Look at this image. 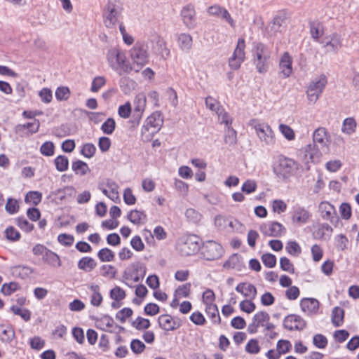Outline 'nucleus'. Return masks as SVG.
Masks as SVG:
<instances>
[{"mask_svg": "<svg viewBox=\"0 0 359 359\" xmlns=\"http://www.w3.org/2000/svg\"><path fill=\"white\" fill-rule=\"evenodd\" d=\"M327 83V79L324 74L320 76V77L315 81L311 82L309 86L313 88L317 93L321 94L325 88Z\"/></svg>", "mask_w": 359, "mask_h": 359, "instance_id": "473e14b6", "label": "nucleus"}, {"mask_svg": "<svg viewBox=\"0 0 359 359\" xmlns=\"http://www.w3.org/2000/svg\"><path fill=\"white\" fill-rule=\"evenodd\" d=\"M128 219L134 224L144 223L147 219V215L144 212L133 210H131L127 216Z\"/></svg>", "mask_w": 359, "mask_h": 359, "instance_id": "a878e982", "label": "nucleus"}, {"mask_svg": "<svg viewBox=\"0 0 359 359\" xmlns=\"http://www.w3.org/2000/svg\"><path fill=\"white\" fill-rule=\"evenodd\" d=\"M276 347L278 354L280 356L281 354H285L290 351L292 348V344L288 340L280 339L277 342Z\"/></svg>", "mask_w": 359, "mask_h": 359, "instance_id": "de8ad7c7", "label": "nucleus"}, {"mask_svg": "<svg viewBox=\"0 0 359 359\" xmlns=\"http://www.w3.org/2000/svg\"><path fill=\"white\" fill-rule=\"evenodd\" d=\"M332 231V228L328 224L323 223L319 226L315 233L319 238H323L326 234L330 237Z\"/></svg>", "mask_w": 359, "mask_h": 359, "instance_id": "c03bdc74", "label": "nucleus"}, {"mask_svg": "<svg viewBox=\"0 0 359 359\" xmlns=\"http://www.w3.org/2000/svg\"><path fill=\"white\" fill-rule=\"evenodd\" d=\"M134 110L144 111L146 106L145 95L144 93H139L137 95L134 100Z\"/></svg>", "mask_w": 359, "mask_h": 359, "instance_id": "5fc2aeb1", "label": "nucleus"}, {"mask_svg": "<svg viewBox=\"0 0 359 359\" xmlns=\"http://www.w3.org/2000/svg\"><path fill=\"white\" fill-rule=\"evenodd\" d=\"M257 185L255 180H248L243 183L241 187V190L243 192L247 194H250L255 192L257 189Z\"/></svg>", "mask_w": 359, "mask_h": 359, "instance_id": "0e129e2a", "label": "nucleus"}, {"mask_svg": "<svg viewBox=\"0 0 359 359\" xmlns=\"http://www.w3.org/2000/svg\"><path fill=\"white\" fill-rule=\"evenodd\" d=\"M42 200V194L38 191H30L27 192L24 198V201L29 205L36 206L41 203Z\"/></svg>", "mask_w": 359, "mask_h": 359, "instance_id": "4be33fe9", "label": "nucleus"}, {"mask_svg": "<svg viewBox=\"0 0 359 359\" xmlns=\"http://www.w3.org/2000/svg\"><path fill=\"white\" fill-rule=\"evenodd\" d=\"M153 128L147 125V123H144L141 130L142 140L144 142H149L152 140L155 134L157 133L152 130Z\"/></svg>", "mask_w": 359, "mask_h": 359, "instance_id": "4c0bfd02", "label": "nucleus"}, {"mask_svg": "<svg viewBox=\"0 0 359 359\" xmlns=\"http://www.w3.org/2000/svg\"><path fill=\"white\" fill-rule=\"evenodd\" d=\"M306 326V321L299 316L290 314L287 316L283 320V327L290 331L302 330Z\"/></svg>", "mask_w": 359, "mask_h": 359, "instance_id": "9b49d317", "label": "nucleus"}, {"mask_svg": "<svg viewBox=\"0 0 359 359\" xmlns=\"http://www.w3.org/2000/svg\"><path fill=\"white\" fill-rule=\"evenodd\" d=\"M133 63L137 66L138 72L149 61L147 46L144 43H136L130 51Z\"/></svg>", "mask_w": 359, "mask_h": 359, "instance_id": "0eeeda50", "label": "nucleus"}, {"mask_svg": "<svg viewBox=\"0 0 359 359\" xmlns=\"http://www.w3.org/2000/svg\"><path fill=\"white\" fill-rule=\"evenodd\" d=\"M300 306L304 312H316L318 309L319 302L313 298H304L301 300Z\"/></svg>", "mask_w": 359, "mask_h": 359, "instance_id": "aec40b11", "label": "nucleus"}, {"mask_svg": "<svg viewBox=\"0 0 359 359\" xmlns=\"http://www.w3.org/2000/svg\"><path fill=\"white\" fill-rule=\"evenodd\" d=\"M133 313L130 308H123L116 314V318L119 320L122 323H124L127 318L130 317Z\"/></svg>", "mask_w": 359, "mask_h": 359, "instance_id": "774afa93", "label": "nucleus"}, {"mask_svg": "<svg viewBox=\"0 0 359 359\" xmlns=\"http://www.w3.org/2000/svg\"><path fill=\"white\" fill-rule=\"evenodd\" d=\"M90 290L93 292L90 302L95 306H99L102 302V296L100 292V287L97 285H91Z\"/></svg>", "mask_w": 359, "mask_h": 359, "instance_id": "f704fd0d", "label": "nucleus"}, {"mask_svg": "<svg viewBox=\"0 0 359 359\" xmlns=\"http://www.w3.org/2000/svg\"><path fill=\"white\" fill-rule=\"evenodd\" d=\"M179 46L183 50H189L192 46V37L188 34H181L178 37Z\"/></svg>", "mask_w": 359, "mask_h": 359, "instance_id": "2f4dec72", "label": "nucleus"}, {"mask_svg": "<svg viewBox=\"0 0 359 359\" xmlns=\"http://www.w3.org/2000/svg\"><path fill=\"white\" fill-rule=\"evenodd\" d=\"M97 266L94 259L90 257H85L81 259L78 262V268L86 272L93 271Z\"/></svg>", "mask_w": 359, "mask_h": 359, "instance_id": "412c9836", "label": "nucleus"}, {"mask_svg": "<svg viewBox=\"0 0 359 359\" xmlns=\"http://www.w3.org/2000/svg\"><path fill=\"white\" fill-rule=\"evenodd\" d=\"M96 151L95 146L92 143H86L81 149V154L88 158H92Z\"/></svg>", "mask_w": 359, "mask_h": 359, "instance_id": "3c124183", "label": "nucleus"}, {"mask_svg": "<svg viewBox=\"0 0 359 359\" xmlns=\"http://www.w3.org/2000/svg\"><path fill=\"white\" fill-rule=\"evenodd\" d=\"M205 312L214 323H220L221 318L219 314L218 308L216 304H210L206 306Z\"/></svg>", "mask_w": 359, "mask_h": 359, "instance_id": "c756f323", "label": "nucleus"}, {"mask_svg": "<svg viewBox=\"0 0 359 359\" xmlns=\"http://www.w3.org/2000/svg\"><path fill=\"white\" fill-rule=\"evenodd\" d=\"M313 140L314 144H309V149L306 150L312 160L314 159L315 156L318 157L320 154L319 148L324 149L327 146L328 135L326 129L323 127L317 128L313 133Z\"/></svg>", "mask_w": 359, "mask_h": 359, "instance_id": "20e7f679", "label": "nucleus"}, {"mask_svg": "<svg viewBox=\"0 0 359 359\" xmlns=\"http://www.w3.org/2000/svg\"><path fill=\"white\" fill-rule=\"evenodd\" d=\"M245 39L243 38H239L233 55L229 60V66L231 69L237 70L241 67V64L245 59Z\"/></svg>", "mask_w": 359, "mask_h": 359, "instance_id": "1a4fd4ad", "label": "nucleus"}, {"mask_svg": "<svg viewBox=\"0 0 359 359\" xmlns=\"http://www.w3.org/2000/svg\"><path fill=\"white\" fill-rule=\"evenodd\" d=\"M223 267L226 269H233L241 271L245 267V264L242 257L238 253H234L224 263Z\"/></svg>", "mask_w": 359, "mask_h": 359, "instance_id": "a211bd4d", "label": "nucleus"}, {"mask_svg": "<svg viewBox=\"0 0 359 359\" xmlns=\"http://www.w3.org/2000/svg\"><path fill=\"white\" fill-rule=\"evenodd\" d=\"M55 145L52 142H45L40 148L41 153L46 156H51L54 154Z\"/></svg>", "mask_w": 359, "mask_h": 359, "instance_id": "4d7b16f0", "label": "nucleus"}, {"mask_svg": "<svg viewBox=\"0 0 359 359\" xmlns=\"http://www.w3.org/2000/svg\"><path fill=\"white\" fill-rule=\"evenodd\" d=\"M185 215L189 222L198 223L202 218V215L194 208H189L185 212Z\"/></svg>", "mask_w": 359, "mask_h": 359, "instance_id": "8fccbe9b", "label": "nucleus"}, {"mask_svg": "<svg viewBox=\"0 0 359 359\" xmlns=\"http://www.w3.org/2000/svg\"><path fill=\"white\" fill-rule=\"evenodd\" d=\"M285 20L286 18L283 15H276L272 20L271 30L273 31L274 33L281 32L282 27H283V25L285 22Z\"/></svg>", "mask_w": 359, "mask_h": 359, "instance_id": "e433bc0d", "label": "nucleus"}, {"mask_svg": "<svg viewBox=\"0 0 359 359\" xmlns=\"http://www.w3.org/2000/svg\"><path fill=\"white\" fill-rule=\"evenodd\" d=\"M252 61L257 71L259 74H265L269 67V60L271 55L270 48L262 42L253 43L252 49Z\"/></svg>", "mask_w": 359, "mask_h": 359, "instance_id": "f257e3e1", "label": "nucleus"}, {"mask_svg": "<svg viewBox=\"0 0 359 359\" xmlns=\"http://www.w3.org/2000/svg\"><path fill=\"white\" fill-rule=\"evenodd\" d=\"M262 261L265 266L268 268H273L276 264V257L274 255L271 253L264 254L262 257Z\"/></svg>", "mask_w": 359, "mask_h": 359, "instance_id": "052dcab7", "label": "nucleus"}, {"mask_svg": "<svg viewBox=\"0 0 359 359\" xmlns=\"http://www.w3.org/2000/svg\"><path fill=\"white\" fill-rule=\"evenodd\" d=\"M261 232L268 236L279 237L285 231V227L279 222H269L260 226Z\"/></svg>", "mask_w": 359, "mask_h": 359, "instance_id": "f8f14e48", "label": "nucleus"}, {"mask_svg": "<svg viewBox=\"0 0 359 359\" xmlns=\"http://www.w3.org/2000/svg\"><path fill=\"white\" fill-rule=\"evenodd\" d=\"M320 43H323L324 46L327 48L329 51L333 52H337L342 46L341 35L337 32H334L327 36Z\"/></svg>", "mask_w": 359, "mask_h": 359, "instance_id": "2eb2a0df", "label": "nucleus"}, {"mask_svg": "<svg viewBox=\"0 0 359 359\" xmlns=\"http://www.w3.org/2000/svg\"><path fill=\"white\" fill-rule=\"evenodd\" d=\"M15 332L13 330L6 325H0V339L3 342L10 341L14 337Z\"/></svg>", "mask_w": 359, "mask_h": 359, "instance_id": "72a5a7b5", "label": "nucleus"}, {"mask_svg": "<svg viewBox=\"0 0 359 359\" xmlns=\"http://www.w3.org/2000/svg\"><path fill=\"white\" fill-rule=\"evenodd\" d=\"M205 103L209 109L215 112H218L222 107L220 103L211 96H208L205 98Z\"/></svg>", "mask_w": 359, "mask_h": 359, "instance_id": "13d9d810", "label": "nucleus"}, {"mask_svg": "<svg viewBox=\"0 0 359 359\" xmlns=\"http://www.w3.org/2000/svg\"><path fill=\"white\" fill-rule=\"evenodd\" d=\"M18 288H20L18 283L15 282H11L9 283L4 284L1 287V291L5 295H10L11 293L16 291Z\"/></svg>", "mask_w": 359, "mask_h": 359, "instance_id": "69168bd1", "label": "nucleus"}, {"mask_svg": "<svg viewBox=\"0 0 359 359\" xmlns=\"http://www.w3.org/2000/svg\"><path fill=\"white\" fill-rule=\"evenodd\" d=\"M279 67L280 69V74L283 75V78L289 77L292 73V59L287 52H285L282 55Z\"/></svg>", "mask_w": 359, "mask_h": 359, "instance_id": "f3484780", "label": "nucleus"}, {"mask_svg": "<svg viewBox=\"0 0 359 359\" xmlns=\"http://www.w3.org/2000/svg\"><path fill=\"white\" fill-rule=\"evenodd\" d=\"M106 187L109 189L108 198L112 200L113 201L116 202V201L118 200L119 198L118 192V184L111 180H107L106 182Z\"/></svg>", "mask_w": 359, "mask_h": 359, "instance_id": "c9c22d12", "label": "nucleus"}, {"mask_svg": "<svg viewBox=\"0 0 359 359\" xmlns=\"http://www.w3.org/2000/svg\"><path fill=\"white\" fill-rule=\"evenodd\" d=\"M106 79L104 76H96L92 81L90 90L93 93L98 92L99 90L105 85Z\"/></svg>", "mask_w": 359, "mask_h": 359, "instance_id": "e2e57ef3", "label": "nucleus"}, {"mask_svg": "<svg viewBox=\"0 0 359 359\" xmlns=\"http://www.w3.org/2000/svg\"><path fill=\"white\" fill-rule=\"evenodd\" d=\"M72 169L76 175L81 176L87 174L90 171L88 164L81 160H76L72 162Z\"/></svg>", "mask_w": 359, "mask_h": 359, "instance_id": "cd10ccee", "label": "nucleus"}, {"mask_svg": "<svg viewBox=\"0 0 359 359\" xmlns=\"http://www.w3.org/2000/svg\"><path fill=\"white\" fill-rule=\"evenodd\" d=\"M182 20L187 27L193 28L195 26L196 12L192 4L184 6L181 11Z\"/></svg>", "mask_w": 359, "mask_h": 359, "instance_id": "dca6fc26", "label": "nucleus"}, {"mask_svg": "<svg viewBox=\"0 0 359 359\" xmlns=\"http://www.w3.org/2000/svg\"><path fill=\"white\" fill-rule=\"evenodd\" d=\"M319 210L323 219L330 220L332 224H336L339 221L334 207L328 202L320 203Z\"/></svg>", "mask_w": 359, "mask_h": 359, "instance_id": "4468645a", "label": "nucleus"}, {"mask_svg": "<svg viewBox=\"0 0 359 359\" xmlns=\"http://www.w3.org/2000/svg\"><path fill=\"white\" fill-rule=\"evenodd\" d=\"M227 130L224 136V142L229 145H234L236 144L237 137L236 131L231 127H227Z\"/></svg>", "mask_w": 359, "mask_h": 359, "instance_id": "09e8293b", "label": "nucleus"}, {"mask_svg": "<svg viewBox=\"0 0 359 359\" xmlns=\"http://www.w3.org/2000/svg\"><path fill=\"white\" fill-rule=\"evenodd\" d=\"M146 348L145 344L139 339H133L130 342V348L135 354L142 353Z\"/></svg>", "mask_w": 359, "mask_h": 359, "instance_id": "680f3d73", "label": "nucleus"}, {"mask_svg": "<svg viewBox=\"0 0 359 359\" xmlns=\"http://www.w3.org/2000/svg\"><path fill=\"white\" fill-rule=\"evenodd\" d=\"M310 217L309 212L304 208H298L294 210L292 215L294 222L304 224L306 223Z\"/></svg>", "mask_w": 359, "mask_h": 359, "instance_id": "bb28decb", "label": "nucleus"}, {"mask_svg": "<svg viewBox=\"0 0 359 359\" xmlns=\"http://www.w3.org/2000/svg\"><path fill=\"white\" fill-rule=\"evenodd\" d=\"M313 343L315 346L319 348H325L327 345V339L324 335L317 334L313 338Z\"/></svg>", "mask_w": 359, "mask_h": 359, "instance_id": "338daca9", "label": "nucleus"}, {"mask_svg": "<svg viewBox=\"0 0 359 359\" xmlns=\"http://www.w3.org/2000/svg\"><path fill=\"white\" fill-rule=\"evenodd\" d=\"M286 251L291 255L297 257L302 252L299 245L296 241H289L285 247Z\"/></svg>", "mask_w": 359, "mask_h": 359, "instance_id": "a18cd8bd", "label": "nucleus"}, {"mask_svg": "<svg viewBox=\"0 0 359 359\" xmlns=\"http://www.w3.org/2000/svg\"><path fill=\"white\" fill-rule=\"evenodd\" d=\"M110 297L114 301H122L126 298V292L118 286H116L111 290Z\"/></svg>", "mask_w": 359, "mask_h": 359, "instance_id": "603ef678", "label": "nucleus"}, {"mask_svg": "<svg viewBox=\"0 0 359 359\" xmlns=\"http://www.w3.org/2000/svg\"><path fill=\"white\" fill-rule=\"evenodd\" d=\"M116 128V122L113 118H108L102 125L101 130L104 134L111 135Z\"/></svg>", "mask_w": 359, "mask_h": 359, "instance_id": "a19ab883", "label": "nucleus"}, {"mask_svg": "<svg viewBox=\"0 0 359 359\" xmlns=\"http://www.w3.org/2000/svg\"><path fill=\"white\" fill-rule=\"evenodd\" d=\"M299 169V164L293 159L279 156L278 164L274 167L275 174L281 179H287Z\"/></svg>", "mask_w": 359, "mask_h": 359, "instance_id": "f03ea898", "label": "nucleus"}, {"mask_svg": "<svg viewBox=\"0 0 359 359\" xmlns=\"http://www.w3.org/2000/svg\"><path fill=\"white\" fill-rule=\"evenodd\" d=\"M56 169L60 172H64L68 169L69 160L67 156L60 155L55 159Z\"/></svg>", "mask_w": 359, "mask_h": 359, "instance_id": "ea45409f", "label": "nucleus"}, {"mask_svg": "<svg viewBox=\"0 0 359 359\" xmlns=\"http://www.w3.org/2000/svg\"><path fill=\"white\" fill-rule=\"evenodd\" d=\"M344 318V310L339 306H336L332 311V323L336 327L342 325Z\"/></svg>", "mask_w": 359, "mask_h": 359, "instance_id": "b1692460", "label": "nucleus"}, {"mask_svg": "<svg viewBox=\"0 0 359 359\" xmlns=\"http://www.w3.org/2000/svg\"><path fill=\"white\" fill-rule=\"evenodd\" d=\"M249 126L255 128L259 140L266 145H273L275 143V135L271 128L265 123H261L257 119H252Z\"/></svg>", "mask_w": 359, "mask_h": 359, "instance_id": "423d86ee", "label": "nucleus"}, {"mask_svg": "<svg viewBox=\"0 0 359 359\" xmlns=\"http://www.w3.org/2000/svg\"><path fill=\"white\" fill-rule=\"evenodd\" d=\"M280 267L284 271H287L292 274L294 273V265L292 264L290 260L285 257H280Z\"/></svg>", "mask_w": 359, "mask_h": 359, "instance_id": "6e6d98bb", "label": "nucleus"}, {"mask_svg": "<svg viewBox=\"0 0 359 359\" xmlns=\"http://www.w3.org/2000/svg\"><path fill=\"white\" fill-rule=\"evenodd\" d=\"M43 259L44 262L54 267H58L61 265L59 256L50 250L46 251V253L43 255Z\"/></svg>", "mask_w": 359, "mask_h": 359, "instance_id": "5701e85b", "label": "nucleus"}, {"mask_svg": "<svg viewBox=\"0 0 359 359\" xmlns=\"http://www.w3.org/2000/svg\"><path fill=\"white\" fill-rule=\"evenodd\" d=\"M252 299H245L243 300L240 302V309L245 312L247 313H250L253 312L255 309L256 306L254 302L252 301Z\"/></svg>", "mask_w": 359, "mask_h": 359, "instance_id": "bf43d9fd", "label": "nucleus"}, {"mask_svg": "<svg viewBox=\"0 0 359 359\" xmlns=\"http://www.w3.org/2000/svg\"><path fill=\"white\" fill-rule=\"evenodd\" d=\"M137 69V66L133 63L131 65L128 62L126 61V58L123 59L122 63L118 64V73L121 75L123 73L129 74L131 71L134 70L136 72Z\"/></svg>", "mask_w": 359, "mask_h": 359, "instance_id": "49530a36", "label": "nucleus"}, {"mask_svg": "<svg viewBox=\"0 0 359 359\" xmlns=\"http://www.w3.org/2000/svg\"><path fill=\"white\" fill-rule=\"evenodd\" d=\"M107 58L109 66L114 70L118 71V64L123 62V59H126V55L118 48H114L108 50Z\"/></svg>", "mask_w": 359, "mask_h": 359, "instance_id": "ddd939ff", "label": "nucleus"}, {"mask_svg": "<svg viewBox=\"0 0 359 359\" xmlns=\"http://www.w3.org/2000/svg\"><path fill=\"white\" fill-rule=\"evenodd\" d=\"M357 123L352 117L346 118L343 121L341 131L346 135H352L355 133Z\"/></svg>", "mask_w": 359, "mask_h": 359, "instance_id": "c85d7f7f", "label": "nucleus"}, {"mask_svg": "<svg viewBox=\"0 0 359 359\" xmlns=\"http://www.w3.org/2000/svg\"><path fill=\"white\" fill-rule=\"evenodd\" d=\"M97 257L101 262H111L114 260L115 255L111 250L104 248L98 251Z\"/></svg>", "mask_w": 359, "mask_h": 359, "instance_id": "58836bf2", "label": "nucleus"}, {"mask_svg": "<svg viewBox=\"0 0 359 359\" xmlns=\"http://www.w3.org/2000/svg\"><path fill=\"white\" fill-rule=\"evenodd\" d=\"M70 96V90L68 87L60 86L55 90V97L57 100H67Z\"/></svg>", "mask_w": 359, "mask_h": 359, "instance_id": "864d4df0", "label": "nucleus"}, {"mask_svg": "<svg viewBox=\"0 0 359 359\" xmlns=\"http://www.w3.org/2000/svg\"><path fill=\"white\" fill-rule=\"evenodd\" d=\"M252 319L259 326L264 327V324L269 320L270 316L267 312L262 311L255 313Z\"/></svg>", "mask_w": 359, "mask_h": 359, "instance_id": "79ce46f5", "label": "nucleus"}, {"mask_svg": "<svg viewBox=\"0 0 359 359\" xmlns=\"http://www.w3.org/2000/svg\"><path fill=\"white\" fill-rule=\"evenodd\" d=\"M201 239L195 234L185 236L180 238L178 247L181 254L190 256L196 254L201 249Z\"/></svg>", "mask_w": 359, "mask_h": 359, "instance_id": "39448f33", "label": "nucleus"}, {"mask_svg": "<svg viewBox=\"0 0 359 359\" xmlns=\"http://www.w3.org/2000/svg\"><path fill=\"white\" fill-rule=\"evenodd\" d=\"M151 325L149 319H146L142 317H137L135 321L132 323V326L137 330L148 329Z\"/></svg>", "mask_w": 359, "mask_h": 359, "instance_id": "37998d69", "label": "nucleus"}, {"mask_svg": "<svg viewBox=\"0 0 359 359\" xmlns=\"http://www.w3.org/2000/svg\"><path fill=\"white\" fill-rule=\"evenodd\" d=\"M135 86V82L127 76H123L119 80V86L121 90L125 93H129Z\"/></svg>", "mask_w": 359, "mask_h": 359, "instance_id": "7c9ffc66", "label": "nucleus"}, {"mask_svg": "<svg viewBox=\"0 0 359 359\" xmlns=\"http://www.w3.org/2000/svg\"><path fill=\"white\" fill-rule=\"evenodd\" d=\"M158 323L164 331H174L182 326V320L177 317H172L168 314H163L158 316Z\"/></svg>", "mask_w": 359, "mask_h": 359, "instance_id": "9d476101", "label": "nucleus"}, {"mask_svg": "<svg viewBox=\"0 0 359 359\" xmlns=\"http://www.w3.org/2000/svg\"><path fill=\"white\" fill-rule=\"evenodd\" d=\"M224 253V248L214 241H208L203 244L201 254L205 259L213 261L220 258Z\"/></svg>", "mask_w": 359, "mask_h": 359, "instance_id": "6e6552de", "label": "nucleus"}, {"mask_svg": "<svg viewBox=\"0 0 359 359\" xmlns=\"http://www.w3.org/2000/svg\"><path fill=\"white\" fill-rule=\"evenodd\" d=\"M147 125L153 128L152 130L158 133L163 123V117L161 111H155L152 113L145 121Z\"/></svg>", "mask_w": 359, "mask_h": 359, "instance_id": "6ab92c4d", "label": "nucleus"}, {"mask_svg": "<svg viewBox=\"0 0 359 359\" xmlns=\"http://www.w3.org/2000/svg\"><path fill=\"white\" fill-rule=\"evenodd\" d=\"M123 8L118 5V0H108L103 10L104 23L107 28H113L118 22Z\"/></svg>", "mask_w": 359, "mask_h": 359, "instance_id": "7ed1b4c3", "label": "nucleus"}, {"mask_svg": "<svg viewBox=\"0 0 359 359\" xmlns=\"http://www.w3.org/2000/svg\"><path fill=\"white\" fill-rule=\"evenodd\" d=\"M323 27L319 22H311L310 23V33L311 37L316 41L320 42V38L323 34Z\"/></svg>", "mask_w": 359, "mask_h": 359, "instance_id": "393cba45", "label": "nucleus"}]
</instances>
